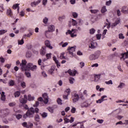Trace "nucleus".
<instances>
[{
	"label": "nucleus",
	"instance_id": "f257e3e1",
	"mask_svg": "<svg viewBox=\"0 0 128 128\" xmlns=\"http://www.w3.org/2000/svg\"><path fill=\"white\" fill-rule=\"evenodd\" d=\"M22 106L24 110H28L26 114L23 116L24 118H34V112L38 114L39 110L38 108L35 109L32 107L30 108H28V106L26 104H22Z\"/></svg>",
	"mask_w": 128,
	"mask_h": 128
},
{
	"label": "nucleus",
	"instance_id": "f03ea898",
	"mask_svg": "<svg viewBox=\"0 0 128 128\" xmlns=\"http://www.w3.org/2000/svg\"><path fill=\"white\" fill-rule=\"evenodd\" d=\"M20 66L22 71H26L28 70L34 71L38 68L36 65H34L32 63L30 62L26 64V60H22Z\"/></svg>",
	"mask_w": 128,
	"mask_h": 128
},
{
	"label": "nucleus",
	"instance_id": "7ed1b4c3",
	"mask_svg": "<svg viewBox=\"0 0 128 128\" xmlns=\"http://www.w3.org/2000/svg\"><path fill=\"white\" fill-rule=\"evenodd\" d=\"M77 29H72V30H68L66 32V35L70 34L71 38H76L78 34L76 32H78V30H82V28L80 27L76 26Z\"/></svg>",
	"mask_w": 128,
	"mask_h": 128
},
{
	"label": "nucleus",
	"instance_id": "20e7f679",
	"mask_svg": "<svg viewBox=\"0 0 128 128\" xmlns=\"http://www.w3.org/2000/svg\"><path fill=\"white\" fill-rule=\"evenodd\" d=\"M54 32V25H50L48 26V30L45 32L46 36H48L50 32Z\"/></svg>",
	"mask_w": 128,
	"mask_h": 128
},
{
	"label": "nucleus",
	"instance_id": "39448f33",
	"mask_svg": "<svg viewBox=\"0 0 128 128\" xmlns=\"http://www.w3.org/2000/svg\"><path fill=\"white\" fill-rule=\"evenodd\" d=\"M72 98L74 104H76V102H78V100H80V96L78 94H74L72 95Z\"/></svg>",
	"mask_w": 128,
	"mask_h": 128
},
{
	"label": "nucleus",
	"instance_id": "423d86ee",
	"mask_svg": "<svg viewBox=\"0 0 128 128\" xmlns=\"http://www.w3.org/2000/svg\"><path fill=\"white\" fill-rule=\"evenodd\" d=\"M22 126L24 128H32V126H34V124L30 122H29L28 123H26V122H24L22 124Z\"/></svg>",
	"mask_w": 128,
	"mask_h": 128
},
{
	"label": "nucleus",
	"instance_id": "0eeeda50",
	"mask_svg": "<svg viewBox=\"0 0 128 128\" xmlns=\"http://www.w3.org/2000/svg\"><path fill=\"white\" fill-rule=\"evenodd\" d=\"M122 112V109L120 108H118L116 109V110H114L112 111L110 114H112L113 116H118V114H120Z\"/></svg>",
	"mask_w": 128,
	"mask_h": 128
},
{
	"label": "nucleus",
	"instance_id": "6e6552de",
	"mask_svg": "<svg viewBox=\"0 0 128 128\" xmlns=\"http://www.w3.org/2000/svg\"><path fill=\"white\" fill-rule=\"evenodd\" d=\"M108 98V96L106 95H104L101 96L100 98L98 100H97L96 101V104H102V102H104V100H106V98Z\"/></svg>",
	"mask_w": 128,
	"mask_h": 128
},
{
	"label": "nucleus",
	"instance_id": "1a4fd4ad",
	"mask_svg": "<svg viewBox=\"0 0 128 128\" xmlns=\"http://www.w3.org/2000/svg\"><path fill=\"white\" fill-rule=\"evenodd\" d=\"M20 102L21 104H26V102H28V96L26 95H24L23 98L22 97L20 96Z\"/></svg>",
	"mask_w": 128,
	"mask_h": 128
},
{
	"label": "nucleus",
	"instance_id": "9d476101",
	"mask_svg": "<svg viewBox=\"0 0 128 128\" xmlns=\"http://www.w3.org/2000/svg\"><path fill=\"white\" fill-rule=\"evenodd\" d=\"M43 98H44V104H48V94L46 93H45L42 94Z\"/></svg>",
	"mask_w": 128,
	"mask_h": 128
},
{
	"label": "nucleus",
	"instance_id": "9b49d317",
	"mask_svg": "<svg viewBox=\"0 0 128 128\" xmlns=\"http://www.w3.org/2000/svg\"><path fill=\"white\" fill-rule=\"evenodd\" d=\"M68 72L70 74V76H74L78 74V72L76 70H68Z\"/></svg>",
	"mask_w": 128,
	"mask_h": 128
},
{
	"label": "nucleus",
	"instance_id": "f8f14e48",
	"mask_svg": "<svg viewBox=\"0 0 128 128\" xmlns=\"http://www.w3.org/2000/svg\"><path fill=\"white\" fill-rule=\"evenodd\" d=\"M120 23V18H118L116 19L115 22L112 24V28H114V26H116L118 24H119Z\"/></svg>",
	"mask_w": 128,
	"mask_h": 128
},
{
	"label": "nucleus",
	"instance_id": "ddd939ff",
	"mask_svg": "<svg viewBox=\"0 0 128 128\" xmlns=\"http://www.w3.org/2000/svg\"><path fill=\"white\" fill-rule=\"evenodd\" d=\"M121 12L122 14H128V8L126 6H123L121 8Z\"/></svg>",
	"mask_w": 128,
	"mask_h": 128
},
{
	"label": "nucleus",
	"instance_id": "4468645a",
	"mask_svg": "<svg viewBox=\"0 0 128 128\" xmlns=\"http://www.w3.org/2000/svg\"><path fill=\"white\" fill-rule=\"evenodd\" d=\"M46 46H42L40 50V54L41 56H44L46 52Z\"/></svg>",
	"mask_w": 128,
	"mask_h": 128
},
{
	"label": "nucleus",
	"instance_id": "2eb2a0df",
	"mask_svg": "<svg viewBox=\"0 0 128 128\" xmlns=\"http://www.w3.org/2000/svg\"><path fill=\"white\" fill-rule=\"evenodd\" d=\"M121 56H122L121 60H124L126 58H128V52H124V54H122Z\"/></svg>",
	"mask_w": 128,
	"mask_h": 128
},
{
	"label": "nucleus",
	"instance_id": "dca6fc26",
	"mask_svg": "<svg viewBox=\"0 0 128 128\" xmlns=\"http://www.w3.org/2000/svg\"><path fill=\"white\" fill-rule=\"evenodd\" d=\"M100 75H95L94 76V82H98L100 80Z\"/></svg>",
	"mask_w": 128,
	"mask_h": 128
},
{
	"label": "nucleus",
	"instance_id": "f3484780",
	"mask_svg": "<svg viewBox=\"0 0 128 128\" xmlns=\"http://www.w3.org/2000/svg\"><path fill=\"white\" fill-rule=\"evenodd\" d=\"M6 14L8 16H10L11 18H12V11L11 9L8 8L7 10Z\"/></svg>",
	"mask_w": 128,
	"mask_h": 128
},
{
	"label": "nucleus",
	"instance_id": "a211bd4d",
	"mask_svg": "<svg viewBox=\"0 0 128 128\" xmlns=\"http://www.w3.org/2000/svg\"><path fill=\"white\" fill-rule=\"evenodd\" d=\"M20 6V4H16L13 5V6H12V8H14V10H16V8H18L17 9L18 12H20V6Z\"/></svg>",
	"mask_w": 128,
	"mask_h": 128
},
{
	"label": "nucleus",
	"instance_id": "6ab92c4d",
	"mask_svg": "<svg viewBox=\"0 0 128 128\" xmlns=\"http://www.w3.org/2000/svg\"><path fill=\"white\" fill-rule=\"evenodd\" d=\"M56 69V66H51V68L49 70L48 72L50 74H54V70Z\"/></svg>",
	"mask_w": 128,
	"mask_h": 128
},
{
	"label": "nucleus",
	"instance_id": "aec40b11",
	"mask_svg": "<svg viewBox=\"0 0 128 128\" xmlns=\"http://www.w3.org/2000/svg\"><path fill=\"white\" fill-rule=\"evenodd\" d=\"M2 112L4 114L5 116H6L10 114V110L6 108L5 110H2Z\"/></svg>",
	"mask_w": 128,
	"mask_h": 128
},
{
	"label": "nucleus",
	"instance_id": "412c9836",
	"mask_svg": "<svg viewBox=\"0 0 128 128\" xmlns=\"http://www.w3.org/2000/svg\"><path fill=\"white\" fill-rule=\"evenodd\" d=\"M90 60H98V58L94 54H91L89 57Z\"/></svg>",
	"mask_w": 128,
	"mask_h": 128
},
{
	"label": "nucleus",
	"instance_id": "4be33fe9",
	"mask_svg": "<svg viewBox=\"0 0 128 128\" xmlns=\"http://www.w3.org/2000/svg\"><path fill=\"white\" fill-rule=\"evenodd\" d=\"M45 46H46L47 48H50L51 50L52 48V46H50V41L48 40L45 41Z\"/></svg>",
	"mask_w": 128,
	"mask_h": 128
},
{
	"label": "nucleus",
	"instance_id": "5701e85b",
	"mask_svg": "<svg viewBox=\"0 0 128 128\" xmlns=\"http://www.w3.org/2000/svg\"><path fill=\"white\" fill-rule=\"evenodd\" d=\"M28 100L29 102L34 100V96H32V95L29 94L28 95Z\"/></svg>",
	"mask_w": 128,
	"mask_h": 128
},
{
	"label": "nucleus",
	"instance_id": "b1692460",
	"mask_svg": "<svg viewBox=\"0 0 128 128\" xmlns=\"http://www.w3.org/2000/svg\"><path fill=\"white\" fill-rule=\"evenodd\" d=\"M41 74L42 78H48V74L44 70L42 71Z\"/></svg>",
	"mask_w": 128,
	"mask_h": 128
},
{
	"label": "nucleus",
	"instance_id": "393cba45",
	"mask_svg": "<svg viewBox=\"0 0 128 128\" xmlns=\"http://www.w3.org/2000/svg\"><path fill=\"white\" fill-rule=\"evenodd\" d=\"M108 12V10L106 9V6H103L101 9V12L102 14H104V12Z\"/></svg>",
	"mask_w": 128,
	"mask_h": 128
},
{
	"label": "nucleus",
	"instance_id": "a878e982",
	"mask_svg": "<svg viewBox=\"0 0 128 128\" xmlns=\"http://www.w3.org/2000/svg\"><path fill=\"white\" fill-rule=\"evenodd\" d=\"M89 48H96V43L91 42L90 44H89Z\"/></svg>",
	"mask_w": 128,
	"mask_h": 128
},
{
	"label": "nucleus",
	"instance_id": "bb28decb",
	"mask_svg": "<svg viewBox=\"0 0 128 128\" xmlns=\"http://www.w3.org/2000/svg\"><path fill=\"white\" fill-rule=\"evenodd\" d=\"M76 46H72V47H68V50H70L71 52H76Z\"/></svg>",
	"mask_w": 128,
	"mask_h": 128
},
{
	"label": "nucleus",
	"instance_id": "cd10ccee",
	"mask_svg": "<svg viewBox=\"0 0 128 128\" xmlns=\"http://www.w3.org/2000/svg\"><path fill=\"white\" fill-rule=\"evenodd\" d=\"M100 54H102L100 51L98 50L94 53V54L98 58H100Z\"/></svg>",
	"mask_w": 128,
	"mask_h": 128
},
{
	"label": "nucleus",
	"instance_id": "c85d7f7f",
	"mask_svg": "<svg viewBox=\"0 0 128 128\" xmlns=\"http://www.w3.org/2000/svg\"><path fill=\"white\" fill-rule=\"evenodd\" d=\"M126 84L124 82H120L118 86V88H124Z\"/></svg>",
	"mask_w": 128,
	"mask_h": 128
},
{
	"label": "nucleus",
	"instance_id": "c756f323",
	"mask_svg": "<svg viewBox=\"0 0 128 128\" xmlns=\"http://www.w3.org/2000/svg\"><path fill=\"white\" fill-rule=\"evenodd\" d=\"M60 60H68V58H66L64 56V53H62L60 54Z\"/></svg>",
	"mask_w": 128,
	"mask_h": 128
},
{
	"label": "nucleus",
	"instance_id": "7c9ffc66",
	"mask_svg": "<svg viewBox=\"0 0 128 128\" xmlns=\"http://www.w3.org/2000/svg\"><path fill=\"white\" fill-rule=\"evenodd\" d=\"M42 22L44 24H48V18L47 17H44L43 18Z\"/></svg>",
	"mask_w": 128,
	"mask_h": 128
},
{
	"label": "nucleus",
	"instance_id": "2f4dec72",
	"mask_svg": "<svg viewBox=\"0 0 128 128\" xmlns=\"http://www.w3.org/2000/svg\"><path fill=\"white\" fill-rule=\"evenodd\" d=\"M1 100L3 102L6 100V96L4 95V92H2V94H1Z\"/></svg>",
	"mask_w": 128,
	"mask_h": 128
},
{
	"label": "nucleus",
	"instance_id": "473e14b6",
	"mask_svg": "<svg viewBox=\"0 0 128 128\" xmlns=\"http://www.w3.org/2000/svg\"><path fill=\"white\" fill-rule=\"evenodd\" d=\"M77 21L78 22L79 26H82V24H84V20L81 18L78 19Z\"/></svg>",
	"mask_w": 128,
	"mask_h": 128
},
{
	"label": "nucleus",
	"instance_id": "72a5a7b5",
	"mask_svg": "<svg viewBox=\"0 0 128 128\" xmlns=\"http://www.w3.org/2000/svg\"><path fill=\"white\" fill-rule=\"evenodd\" d=\"M96 32V29L92 28L89 30V34H94Z\"/></svg>",
	"mask_w": 128,
	"mask_h": 128
},
{
	"label": "nucleus",
	"instance_id": "f704fd0d",
	"mask_svg": "<svg viewBox=\"0 0 128 128\" xmlns=\"http://www.w3.org/2000/svg\"><path fill=\"white\" fill-rule=\"evenodd\" d=\"M72 26H76L78 24V22H76V20H74V19H72Z\"/></svg>",
	"mask_w": 128,
	"mask_h": 128
},
{
	"label": "nucleus",
	"instance_id": "c9c22d12",
	"mask_svg": "<svg viewBox=\"0 0 128 128\" xmlns=\"http://www.w3.org/2000/svg\"><path fill=\"white\" fill-rule=\"evenodd\" d=\"M24 44V39L18 40V45L22 46V44Z\"/></svg>",
	"mask_w": 128,
	"mask_h": 128
},
{
	"label": "nucleus",
	"instance_id": "e433bc0d",
	"mask_svg": "<svg viewBox=\"0 0 128 128\" xmlns=\"http://www.w3.org/2000/svg\"><path fill=\"white\" fill-rule=\"evenodd\" d=\"M26 56L28 58H32V52H30V51H28L26 52Z\"/></svg>",
	"mask_w": 128,
	"mask_h": 128
},
{
	"label": "nucleus",
	"instance_id": "4c0bfd02",
	"mask_svg": "<svg viewBox=\"0 0 128 128\" xmlns=\"http://www.w3.org/2000/svg\"><path fill=\"white\" fill-rule=\"evenodd\" d=\"M72 16L74 18H76L78 16V14L76 12H72Z\"/></svg>",
	"mask_w": 128,
	"mask_h": 128
},
{
	"label": "nucleus",
	"instance_id": "58836bf2",
	"mask_svg": "<svg viewBox=\"0 0 128 128\" xmlns=\"http://www.w3.org/2000/svg\"><path fill=\"white\" fill-rule=\"evenodd\" d=\"M56 102L58 104H60V106H62V99H60V98H58L56 100Z\"/></svg>",
	"mask_w": 128,
	"mask_h": 128
},
{
	"label": "nucleus",
	"instance_id": "ea45409f",
	"mask_svg": "<svg viewBox=\"0 0 128 128\" xmlns=\"http://www.w3.org/2000/svg\"><path fill=\"white\" fill-rule=\"evenodd\" d=\"M14 96L15 98H18V96H20V92L18 91L15 92L14 94Z\"/></svg>",
	"mask_w": 128,
	"mask_h": 128
},
{
	"label": "nucleus",
	"instance_id": "a19ab883",
	"mask_svg": "<svg viewBox=\"0 0 128 128\" xmlns=\"http://www.w3.org/2000/svg\"><path fill=\"white\" fill-rule=\"evenodd\" d=\"M20 86H21L22 88H26V82H21Z\"/></svg>",
	"mask_w": 128,
	"mask_h": 128
},
{
	"label": "nucleus",
	"instance_id": "79ce46f5",
	"mask_svg": "<svg viewBox=\"0 0 128 128\" xmlns=\"http://www.w3.org/2000/svg\"><path fill=\"white\" fill-rule=\"evenodd\" d=\"M41 116H42V118H46L48 116V113L44 112L41 114Z\"/></svg>",
	"mask_w": 128,
	"mask_h": 128
},
{
	"label": "nucleus",
	"instance_id": "37998d69",
	"mask_svg": "<svg viewBox=\"0 0 128 128\" xmlns=\"http://www.w3.org/2000/svg\"><path fill=\"white\" fill-rule=\"evenodd\" d=\"M90 12L91 14H97L98 12V10H90Z\"/></svg>",
	"mask_w": 128,
	"mask_h": 128
},
{
	"label": "nucleus",
	"instance_id": "c03bdc74",
	"mask_svg": "<svg viewBox=\"0 0 128 128\" xmlns=\"http://www.w3.org/2000/svg\"><path fill=\"white\" fill-rule=\"evenodd\" d=\"M25 74L27 78H30L31 76L30 72H28V71H25Z\"/></svg>",
	"mask_w": 128,
	"mask_h": 128
},
{
	"label": "nucleus",
	"instance_id": "a18cd8bd",
	"mask_svg": "<svg viewBox=\"0 0 128 128\" xmlns=\"http://www.w3.org/2000/svg\"><path fill=\"white\" fill-rule=\"evenodd\" d=\"M72 108L71 109L72 114H76V108L72 106Z\"/></svg>",
	"mask_w": 128,
	"mask_h": 128
},
{
	"label": "nucleus",
	"instance_id": "49530a36",
	"mask_svg": "<svg viewBox=\"0 0 128 128\" xmlns=\"http://www.w3.org/2000/svg\"><path fill=\"white\" fill-rule=\"evenodd\" d=\"M74 78L70 77L69 78V81H70V84H74Z\"/></svg>",
	"mask_w": 128,
	"mask_h": 128
},
{
	"label": "nucleus",
	"instance_id": "de8ad7c7",
	"mask_svg": "<svg viewBox=\"0 0 128 128\" xmlns=\"http://www.w3.org/2000/svg\"><path fill=\"white\" fill-rule=\"evenodd\" d=\"M64 124H68V122H70V119H68L67 118L64 117Z\"/></svg>",
	"mask_w": 128,
	"mask_h": 128
},
{
	"label": "nucleus",
	"instance_id": "09e8293b",
	"mask_svg": "<svg viewBox=\"0 0 128 128\" xmlns=\"http://www.w3.org/2000/svg\"><path fill=\"white\" fill-rule=\"evenodd\" d=\"M112 4V1L111 0H109L108 1L106 2V5L108 6H110Z\"/></svg>",
	"mask_w": 128,
	"mask_h": 128
},
{
	"label": "nucleus",
	"instance_id": "8fccbe9b",
	"mask_svg": "<svg viewBox=\"0 0 128 128\" xmlns=\"http://www.w3.org/2000/svg\"><path fill=\"white\" fill-rule=\"evenodd\" d=\"M46 58L47 60H50L52 58V53L47 54H46Z\"/></svg>",
	"mask_w": 128,
	"mask_h": 128
},
{
	"label": "nucleus",
	"instance_id": "3c124183",
	"mask_svg": "<svg viewBox=\"0 0 128 128\" xmlns=\"http://www.w3.org/2000/svg\"><path fill=\"white\" fill-rule=\"evenodd\" d=\"M118 38L120 40H124V34H118Z\"/></svg>",
	"mask_w": 128,
	"mask_h": 128
},
{
	"label": "nucleus",
	"instance_id": "603ef678",
	"mask_svg": "<svg viewBox=\"0 0 128 128\" xmlns=\"http://www.w3.org/2000/svg\"><path fill=\"white\" fill-rule=\"evenodd\" d=\"M106 22H108L106 24V26H107V28H110V22H108V20L106 19Z\"/></svg>",
	"mask_w": 128,
	"mask_h": 128
},
{
	"label": "nucleus",
	"instance_id": "864d4df0",
	"mask_svg": "<svg viewBox=\"0 0 128 128\" xmlns=\"http://www.w3.org/2000/svg\"><path fill=\"white\" fill-rule=\"evenodd\" d=\"M22 118V115L20 114H18L16 115V118H17V120H20Z\"/></svg>",
	"mask_w": 128,
	"mask_h": 128
},
{
	"label": "nucleus",
	"instance_id": "5fc2aeb1",
	"mask_svg": "<svg viewBox=\"0 0 128 128\" xmlns=\"http://www.w3.org/2000/svg\"><path fill=\"white\" fill-rule=\"evenodd\" d=\"M116 14L118 16H122V12H120V10H116Z\"/></svg>",
	"mask_w": 128,
	"mask_h": 128
},
{
	"label": "nucleus",
	"instance_id": "6e6d98bb",
	"mask_svg": "<svg viewBox=\"0 0 128 128\" xmlns=\"http://www.w3.org/2000/svg\"><path fill=\"white\" fill-rule=\"evenodd\" d=\"M106 84H112V80H110L108 81L105 82Z\"/></svg>",
	"mask_w": 128,
	"mask_h": 128
},
{
	"label": "nucleus",
	"instance_id": "4d7b16f0",
	"mask_svg": "<svg viewBox=\"0 0 128 128\" xmlns=\"http://www.w3.org/2000/svg\"><path fill=\"white\" fill-rule=\"evenodd\" d=\"M8 30H0V36H2V34H6Z\"/></svg>",
	"mask_w": 128,
	"mask_h": 128
},
{
	"label": "nucleus",
	"instance_id": "13d9d810",
	"mask_svg": "<svg viewBox=\"0 0 128 128\" xmlns=\"http://www.w3.org/2000/svg\"><path fill=\"white\" fill-rule=\"evenodd\" d=\"M64 18H66V16H60L58 18V20L60 22H62V20H64Z\"/></svg>",
	"mask_w": 128,
	"mask_h": 128
},
{
	"label": "nucleus",
	"instance_id": "bf43d9fd",
	"mask_svg": "<svg viewBox=\"0 0 128 128\" xmlns=\"http://www.w3.org/2000/svg\"><path fill=\"white\" fill-rule=\"evenodd\" d=\"M35 120L36 122H40V116L38 115H36L35 116Z\"/></svg>",
	"mask_w": 128,
	"mask_h": 128
},
{
	"label": "nucleus",
	"instance_id": "052dcab7",
	"mask_svg": "<svg viewBox=\"0 0 128 128\" xmlns=\"http://www.w3.org/2000/svg\"><path fill=\"white\" fill-rule=\"evenodd\" d=\"M65 92H66L67 94H68V96H70V89L67 88Z\"/></svg>",
	"mask_w": 128,
	"mask_h": 128
},
{
	"label": "nucleus",
	"instance_id": "680f3d73",
	"mask_svg": "<svg viewBox=\"0 0 128 128\" xmlns=\"http://www.w3.org/2000/svg\"><path fill=\"white\" fill-rule=\"evenodd\" d=\"M83 54H84L82 52V51H80V50L77 51V55L78 56H83Z\"/></svg>",
	"mask_w": 128,
	"mask_h": 128
},
{
	"label": "nucleus",
	"instance_id": "e2e57ef3",
	"mask_svg": "<svg viewBox=\"0 0 128 128\" xmlns=\"http://www.w3.org/2000/svg\"><path fill=\"white\" fill-rule=\"evenodd\" d=\"M30 6H32V8H36V2H32L30 4Z\"/></svg>",
	"mask_w": 128,
	"mask_h": 128
},
{
	"label": "nucleus",
	"instance_id": "0e129e2a",
	"mask_svg": "<svg viewBox=\"0 0 128 128\" xmlns=\"http://www.w3.org/2000/svg\"><path fill=\"white\" fill-rule=\"evenodd\" d=\"M42 4L43 6H46L48 4V0H42Z\"/></svg>",
	"mask_w": 128,
	"mask_h": 128
},
{
	"label": "nucleus",
	"instance_id": "69168bd1",
	"mask_svg": "<svg viewBox=\"0 0 128 128\" xmlns=\"http://www.w3.org/2000/svg\"><path fill=\"white\" fill-rule=\"evenodd\" d=\"M9 84L10 86H14V80H11L10 82H9Z\"/></svg>",
	"mask_w": 128,
	"mask_h": 128
},
{
	"label": "nucleus",
	"instance_id": "338daca9",
	"mask_svg": "<svg viewBox=\"0 0 128 128\" xmlns=\"http://www.w3.org/2000/svg\"><path fill=\"white\" fill-rule=\"evenodd\" d=\"M0 128H10V126L4 125V126H2L0 125Z\"/></svg>",
	"mask_w": 128,
	"mask_h": 128
},
{
	"label": "nucleus",
	"instance_id": "774afa93",
	"mask_svg": "<svg viewBox=\"0 0 128 128\" xmlns=\"http://www.w3.org/2000/svg\"><path fill=\"white\" fill-rule=\"evenodd\" d=\"M16 106V102H10L9 103V106Z\"/></svg>",
	"mask_w": 128,
	"mask_h": 128
}]
</instances>
